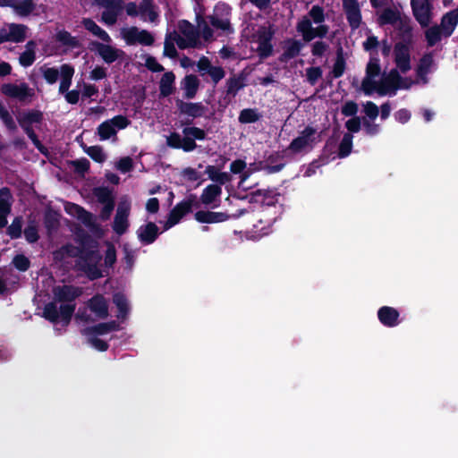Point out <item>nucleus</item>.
Masks as SVG:
<instances>
[{
  "label": "nucleus",
  "mask_w": 458,
  "mask_h": 458,
  "mask_svg": "<svg viewBox=\"0 0 458 458\" xmlns=\"http://www.w3.org/2000/svg\"><path fill=\"white\" fill-rule=\"evenodd\" d=\"M325 20L323 7L313 5L308 13L298 21L296 30L306 42H310L316 38H324L329 31V27L324 23Z\"/></svg>",
  "instance_id": "nucleus-1"
},
{
  "label": "nucleus",
  "mask_w": 458,
  "mask_h": 458,
  "mask_svg": "<svg viewBox=\"0 0 458 458\" xmlns=\"http://www.w3.org/2000/svg\"><path fill=\"white\" fill-rule=\"evenodd\" d=\"M413 83V80L403 77L397 69H392L378 80L377 94L379 96H394L398 89H408Z\"/></svg>",
  "instance_id": "nucleus-2"
},
{
  "label": "nucleus",
  "mask_w": 458,
  "mask_h": 458,
  "mask_svg": "<svg viewBox=\"0 0 458 458\" xmlns=\"http://www.w3.org/2000/svg\"><path fill=\"white\" fill-rule=\"evenodd\" d=\"M128 16L140 17L143 21L157 23L159 19L157 6L152 0H140L130 2L123 7Z\"/></svg>",
  "instance_id": "nucleus-3"
},
{
  "label": "nucleus",
  "mask_w": 458,
  "mask_h": 458,
  "mask_svg": "<svg viewBox=\"0 0 458 458\" xmlns=\"http://www.w3.org/2000/svg\"><path fill=\"white\" fill-rule=\"evenodd\" d=\"M179 34L174 33L175 42L179 48H201L203 47L198 30L192 24L182 21L178 26Z\"/></svg>",
  "instance_id": "nucleus-4"
},
{
  "label": "nucleus",
  "mask_w": 458,
  "mask_h": 458,
  "mask_svg": "<svg viewBox=\"0 0 458 458\" xmlns=\"http://www.w3.org/2000/svg\"><path fill=\"white\" fill-rule=\"evenodd\" d=\"M131 124L128 117L119 114L101 123L97 128V134L100 140L112 139L116 140L117 131L127 128Z\"/></svg>",
  "instance_id": "nucleus-5"
},
{
  "label": "nucleus",
  "mask_w": 458,
  "mask_h": 458,
  "mask_svg": "<svg viewBox=\"0 0 458 458\" xmlns=\"http://www.w3.org/2000/svg\"><path fill=\"white\" fill-rule=\"evenodd\" d=\"M120 36L129 46L140 44L148 47L155 42V38L151 32L147 30H140L136 26L122 28Z\"/></svg>",
  "instance_id": "nucleus-6"
},
{
  "label": "nucleus",
  "mask_w": 458,
  "mask_h": 458,
  "mask_svg": "<svg viewBox=\"0 0 458 458\" xmlns=\"http://www.w3.org/2000/svg\"><path fill=\"white\" fill-rule=\"evenodd\" d=\"M319 141V135L312 127H306L300 132L299 136L293 140L288 147V150L293 154L309 151L314 145Z\"/></svg>",
  "instance_id": "nucleus-7"
},
{
  "label": "nucleus",
  "mask_w": 458,
  "mask_h": 458,
  "mask_svg": "<svg viewBox=\"0 0 458 458\" xmlns=\"http://www.w3.org/2000/svg\"><path fill=\"white\" fill-rule=\"evenodd\" d=\"M231 8L225 4L216 5L211 15L208 16L209 23L216 30H220L225 34L233 32V28L230 21Z\"/></svg>",
  "instance_id": "nucleus-8"
},
{
  "label": "nucleus",
  "mask_w": 458,
  "mask_h": 458,
  "mask_svg": "<svg viewBox=\"0 0 458 458\" xmlns=\"http://www.w3.org/2000/svg\"><path fill=\"white\" fill-rule=\"evenodd\" d=\"M380 71L379 60L376 57H371L367 64L366 75L360 85V89L365 95L370 96L373 93H377L378 81L377 78L378 77Z\"/></svg>",
  "instance_id": "nucleus-9"
},
{
  "label": "nucleus",
  "mask_w": 458,
  "mask_h": 458,
  "mask_svg": "<svg viewBox=\"0 0 458 458\" xmlns=\"http://www.w3.org/2000/svg\"><path fill=\"white\" fill-rule=\"evenodd\" d=\"M275 30L272 25L259 28L254 35V42L257 44L256 51L260 58H267L273 53L271 43Z\"/></svg>",
  "instance_id": "nucleus-10"
},
{
  "label": "nucleus",
  "mask_w": 458,
  "mask_h": 458,
  "mask_svg": "<svg viewBox=\"0 0 458 458\" xmlns=\"http://www.w3.org/2000/svg\"><path fill=\"white\" fill-rule=\"evenodd\" d=\"M1 93L20 102L30 103L35 97V91L27 83H4L1 86Z\"/></svg>",
  "instance_id": "nucleus-11"
},
{
  "label": "nucleus",
  "mask_w": 458,
  "mask_h": 458,
  "mask_svg": "<svg viewBox=\"0 0 458 458\" xmlns=\"http://www.w3.org/2000/svg\"><path fill=\"white\" fill-rule=\"evenodd\" d=\"M195 202L196 196L191 194L184 200L176 204L169 214L168 219L165 224V229H169L178 224L186 214L191 211Z\"/></svg>",
  "instance_id": "nucleus-12"
},
{
  "label": "nucleus",
  "mask_w": 458,
  "mask_h": 458,
  "mask_svg": "<svg viewBox=\"0 0 458 458\" xmlns=\"http://www.w3.org/2000/svg\"><path fill=\"white\" fill-rule=\"evenodd\" d=\"M91 49L94 50L101 59L106 64H112L115 61L123 59L125 53L110 43L92 42Z\"/></svg>",
  "instance_id": "nucleus-13"
},
{
  "label": "nucleus",
  "mask_w": 458,
  "mask_h": 458,
  "mask_svg": "<svg viewBox=\"0 0 458 458\" xmlns=\"http://www.w3.org/2000/svg\"><path fill=\"white\" fill-rule=\"evenodd\" d=\"M411 43L397 42L394 47L395 69L403 73H406L411 68Z\"/></svg>",
  "instance_id": "nucleus-14"
},
{
  "label": "nucleus",
  "mask_w": 458,
  "mask_h": 458,
  "mask_svg": "<svg viewBox=\"0 0 458 458\" xmlns=\"http://www.w3.org/2000/svg\"><path fill=\"white\" fill-rule=\"evenodd\" d=\"M131 211V202L128 199H123L119 202L114 219L113 230L119 235L123 234L129 227V215Z\"/></svg>",
  "instance_id": "nucleus-15"
},
{
  "label": "nucleus",
  "mask_w": 458,
  "mask_h": 458,
  "mask_svg": "<svg viewBox=\"0 0 458 458\" xmlns=\"http://www.w3.org/2000/svg\"><path fill=\"white\" fill-rule=\"evenodd\" d=\"M27 30V26L23 24H7L0 29V44L4 42H22L26 38Z\"/></svg>",
  "instance_id": "nucleus-16"
},
{
  "label": "nucleus",
  "mask_w": 458,
  "mask_h": 458,
  "mask_svg": "<svg viewBox=\"0 0 458 458\" xmlns=\"http://www.w3.org/2000/svg\"><path fill=\"white\" fill-rule=\"evenodd\" d=\"M197 69L203 76L208 74L214 85H216L225 76V71L221 66L212 65L210 60L207 56H201L197 62Z\"/></svg>",
  "instance_id": "nucleus-17"
},
{
  "label": "nucleus",
  "mask_w": 458,
  "mask_h": 458,
  "mask_svg": "<svg viewBox=\"0 0 458 458\" xmlns=\"http://www.w3.org/2000/svg\"><path fill=\"white\" fill-rule=\"evenodd\" d=\"M413 15L421 27H428L430 23V6L428 0L411 1Z\"/></svg>",
  "instance_id": "nucleus-18"
},
{
  "label": "nucleus",
  "mask_w": 458,
  "mask_h": 458,
  "mask_svg": "<svg viewBox=\"0 0 458 458\" xmlns=\"http://www.w3.org/2000/svg\"><path fill=\"white\" fill-rule=\"evenodd\" d=\"M346 18L350 26L355 30L360 27L361 23L360 8L357 1L345 0L343 4Z\"/></svg>",
  "instance_id": "nucleus-19"
},
{
  "label": "nucleus",
  "mask_w": 458,
  "mask_h": 458,
  "mask_svg": "<svg viewBox=\"0 0 458 458\" xmlns=\"http://www.w3.org/2000/svg\"><path fill=\"white\" fill-rule=\"evenodd\" d=\"M277 193L274 190H258L251 192L248 198L250 203H260L271 206L277 201Z\"/></svg>",
  "instance_id": "nucleus-20"
},
{
  "label": "nucleus",
  "mask_w": 458,
  "mask_h": 458,
  "mask_svg": "<svg viewBox=\"0 0 458 458\" xmlns=\"http://www.w3.org/2000/svg\"><path fill=\"white\" fill-rule=\"evenodd\" d=\"M13 203L12 194L7 188L0 190V228L7 225V216L11 212Z\"/></svg>",
  "instance_id": "nucleus-21"
},
{
  "label": "nucleus",
  "mask_w": 458,
  "mask_h": 458,
  "mask_svg": "<svg viewBox=\"0 0 458 458\" xmlns=\"http://www.w3.org/2000/svg\"><path fill=\"white\" fill-rule=\"evenodd\" d=\"M53 293L58 301H72L81 295L82 291L81 288L72 285H62L55 287Z\"/></svg>",
  "instance_id": "nucleus-22"
},
{
  "label": "nucleus",
  "mask_w": 458,
  "mask_h": 458,
  "mask_svg": "<svg viewBox=\"0 0 458 458\" xmlns=\"http://www.w3.org/2000/svg\"><path fill=\"white\" fill-rule=\"evenodd\" d=\"M89 309L97 318L104 319L108 317V304L102 295H95L87 303Z\"/></svg>",
  "instance_id": "nucleus-23"
},
{
  "label": "nucleus",
  "mask_w": 458,
  "mask_h": 458,
  "mask_svg": "<svg viewBox=\"0 0 458 458\" xmlns=\"http://www.w3.org/2000/svg\"><path fill=\"white\" fill-rule=\"evenodd\" d=\"M184 97L188 99L195 98L200 85V81L195 74L186 75L181 81Z\"/></svg>",
  "instance_id": "nucleus-24"
},
{
  "label": "nucleus",
  "mask_w": 458,
  "mask_h": 458,
  "mask_svg": "<svg viewBox=\"0 0 458 458\" xmlns=\"http://www.w3.org/2000/svg\"><path fill=\"white\" fill-rule=\"evenodd\" d=\"M221 193L222 189L220 186L210 184L203 190L200 195V201L206 206L212 205L214 208L217 207V204L215 203L219 199Z\"/></svg>",
  "instance_id": "nucleus-25"
},
{
  "label": "nucleus",
  "mask_w": 458,
  "mask_h": 458,
  "mask_svg": "<svg viewBox=\"0 0 458 458\" xmlns=\"http://www.w3.org/2000/svg\"><path fill=\"white\" fill-rule=\"evenodd\" d=\"M195 219L199 223L214 224L226 221L228 215L224 212L198 211L194 215Z\"/></svg>",
  "instance_id": "nucleus-26"
},
{
  "label": "nucleus",
  "mask_w": 458,
  "mask_h": 458,
  "mask_svg": "<svg viewBox=\"0 0 458 458\" xmlns=\"http://www.w3.org/2000/svg\"><path fill=\"white\" fill-rule=\"evenodd\" d=\"M74 72V68L71 64H64L60 66V84L58 89L60 94H64L69 89Z\"/></svg>",
  "instance_id": "nucleus-27"
},
{
  "label": "nucleus",
  "mask_w": 458,
  "mask_h": 458,
  "mask_svg": "<svg viewBox=\"0 0 458 458\" xmlns=\"http://www.w3.org/2000/svg\"><path fill=\"white\" fill-rule=\"evenodd\" d=\"M403 16L397 6L384 9L378 16L380 25L391 24L395 26L399 20Z\"/></svg>",
  "instance_id": "nucleus-28"
},
{
  "label": "nucleus",
  "mask_w": 458,
  "mask_h": 458,
  "mask_svg": "<svg viewBox=\"0 0 458 458\" xmlns=\"http://www.w3.org/2000/svg\"><path fill=\"white\" fill-rule=\"evenodd\" d=\"M176 105L182 114L191 117L202 116L205 113V107L200 103H187L177 100Z\"/></svg>",
  "instance_id": "nucleus-29"
},
{
  "label": "nucleus",
  "mask_w": 458,
  "mask_h": 458,
  "mask_svg": "<svg viewBox=\"0 0 458 458\" xmlns=\"http://www.w3.org/2000/svg\"><path fill=\"white\" fill-rule=\"evenodd\" d=\"M157 233L158 227L152 222L141 225L137 231V234L140 242L147 244L153 242L156 240Z\"/></svg>",
  "instance_id": "nucleus-30"
},
{
  "label": "nucleus",
  "mask_w": 458,
  "mask_h": 458,
  "mask_svg": "<svg viewBox=\"0 0 458 458\" xmlns=\"http://www.w3.org/2000/svg\"><path fill=\"white\" fill-rule=\"evenodd\" d=\"M433 64V56L430 54H426L420 59L416 69L417 76L419 78L418 81H421L422 83L428 82L426 76L431 71Z\"/></svg>",
  "instance_id": "nucleus-31"
},
{
  "label": "nucleus",
  "mask_w": 458,
  "mask_h": 458,
  "mask_svg": "<svg viewBox=\"0 0 458 458\" xmlns=\"http://www.w3.org/2000/svg\"><path fill=\"white\" fill-rule=\"evenodd\" d=\"M458 23V11L454 10L447 13L441 21L440 30H442L443 36L448 37L454 30Z\"/></svg>",
  "instance_id": "nucleus-32"
},
{
  "label": "nucleus",
  "mask_w": 458,
  "mask_h": 458,
  "mask_svg": "<svg viewBox=\"0 0 458 458\" xmlns=\"http://www.w3.org/2000/svg\"><path fill=\"white\" fill-rule=\"evenodd\" d=\"M118 329V324L115 321L100 323L97 326L88 327L82 331V335H95L96 336L106 335L110 332L115 331Z\"/></svg>",
  "instance_id": "nucleus-33"
},
{
  "label": "nucleus",
  "mask_w": 458,
  "mask_h": 458,
  "mask_svg": "<svg viewBox=\"0 0 458 458\" xmlns=\"http://www.w3.org/2000/svg\"><path fill=\"white\" fill-rule=\"evenodd\" d=\"M301 49V44L296 39H288L284 42V52L280 56V61L288 62L290 59L297 56Z\"/></svg>",
  "instance_id": "nucleus-34"
},
{
  "label": "nucleus",
  "mask_w": 458,
  "mask_h": 458,
  "mask_svg": "<svg viewBox=\"0 0 458 458\" xmlns=\"http://www.w3.org/2000/svg\"><path fill=\"white\" fill-rule=\"evenodd\" d=\"M400 32L403 37V41L404 43H411L412 42V26L411 19L404 15L399 20L397 24L394 26Z\"/></svg>",
  "instance_id": "nucleus-35"
},
{
  "label": "nucleus",
  "mask_w": 458,
  "mask_h": 458,
  "mask_svg": "<svg viewBox=\"0 0 458 458\" xmlns=\"http://www.w3.org/2000/svg\"><path fill=\"white\" fill-rule=\"evenodd\" d=\"M398 317V311L391 307H383L378 310L379 320L387 327L397 325Z\"/></svg>",
  "instance_id": "nucleus-36"
},
{
  "label": "nucleus",
  "mask_w": 458,
  "mask_h": 458,
  "mask_svg": "<svg viewBox=\"0 0 458 458\" xmlns=\"http://www.w3.org/2000/svg\"><path fill=\"white\" fill-rule=\"evenodd\" d=\"M175 75L173 72H166L163 74L159 82L160 95L167 97L174 92Z\"/></svg>",
  "instance_id": "nucleus-37"
},
{
  "label": "nucleus",
  "mask_w": 458,
  "mask_h": 458,
  "mask_svg": "<svg viewBox=\"0 0 458 458\" xmlns=\"http://www.w3.org/2000/svg\"><path fill=\"white\" fill-rule=\"evenodd\" d=\"M81 22L87 30L91 32L94 36L99 38L104 42L110 43L112 41L108 33L106 31H105L104 30H102L91 19H83Z\"/></svg>",
  "instance_id": "nucleus-38"
},
{
  "label": "nucleus",
  "mask_w": 458,
  "mask_h": 458,
  "mask_svg": "<svg viewBox=\"0 0 458 458\" xmlns=\"http://www.w3.org/2000/svg\"><path fill=\"white\" fill-rule=\"evenodd\" d=\"M66 209L69 213L76 216L85 225H91L94 224L93 216L80 206L72 204L68 206Z\"/></svg>",
  "instance_id": "nucleus-39"
},
{
  "label": "nucleus",
  "mask_w": 458,
  "mask_h": 458,
  "mask_svg": "<svg viewBox=\"0 0 458 458\" xmlns=\"http://www.w3.org/2000/svg\"><path fill=\"white\" fill-rule=\"evenodd\" d=\"M55 38L60 44L69 49H73L80 47L79 40L66 30L57 31Z\"/></svg>",
  "instance_id": "nucleus-40"
},
{
  "label": "nucleus",
  "mask_w": 458,
  "mask_h": 458,
  "mask_svg": "<svg viewBox=\"0 0 458 458\" xmlns=\"http://www.w3.org/2000/svg\"><path fill=\"white\" fill-rule=\"evenodd\" d=\"M35 47L36 44L33 41H29L26 44V50L21 53L19 58L20 64L22 66L28 67L34 63L36 58Z\"/></svg>",
  "instance_id": "nucleus-41"
},
{
  "label": "nucleus",
  "mask_w": 458,
  "mask_h": 458,
  "mask_svg": "<svg viewBox=\"0 0 458 458\" xmlns=\"http://www.w3.org/2000/svg\"><path fill=\"white\" fill-rule=\"evenodd\" d=\"M13 9L17 14L27 16L35 9L34 0H14Z\"/></svg>",
  "instance_id": "nucleus-42"
},
{
  "label": "nucleus",
  "mask_w": 458,
  "mask_h": 458,
  "mask_svg": "<svg viewBox=\"0 0 458 458\" xmlns=\"http://www.w3.org/2000/svg\"><path fill=\"white\" fill-rule=\"evenodd\" d=\"M227 95L235 96L244 87L243 78L239 75H233L225 82Z\"/></svg>",
  "instance_id": "nucleus-43"
},
{
  "label": "nucleus",
  "mask_w": 458,
  "mask_h": 458,
  "mask_svg": "<svg viewBox=\"0 0 458 458\" xmlns=\"http://www.w3.org/2000/svg\"><path fill=\"white\" fill-rule=\"evenodd\" d=\"M206 174H208V178L216 182H218L220 184H225L227 182L230 181V176L227 173L220 172L216 166L214 165H208L206 167Z\"/></svg>",
  "instance_id": "nucleus-44"
},
{
  "label": "nucleus",
  "mask_w": 458,
  "mask_h": 458,
  "mask_svg": "<svg viewBox=\"0 0 458 458\" xmlns=\"http://www.w3.org/2000/svg\"><path fill=\"white\" fill-rule=\"evenodd\" d=\"M261 118V114L257 109L246 108L240 112L238 120L241 123H251L258 122Z\"/></svg>",
  "instance_id": "nucleus-45"
},
{
  "label": "nucleus",
  "mask_w": 458,
  "mask_h": 458,
  "mask_svg": "<svg viewBox=\"0 0 458 458\" xmlns=\"http://www.w3.org/2000/svg\"><path fill=\"white\" fill-rule=\"evenodd\" d=\"M0 119L6 127L8 131L11 132H14L17 131V125L15 121L10 112L4 107V106L0 102Z\"/></svg>",
  "instance_id": "nucleus-46"
},
{
  "label": "nucleus",
  "mask_w": 458,
  "mask_h": 458,
  "mask_svg": "<svg viewBox=\"0 0 458 458\" xmlns=\"http://www.w3.org/2000/svg\"><path fill=\"white\" fill-rule=\"evenodd\" d=\"M18 123L27 124L38 123L42 121V113L39 111L32 110L21 114L17 117Z\"/></svg>",
  "instance_id": "nucleus-47"
},
{
  "label": "nucleus",
  "mask_w": 458,
  "mask_h": 458,
  "mask_svg": "<svg viewBox=\"0 0 458 458\" xmlns=\"http://www.w3.org/2000/svg\"><path fill=\"white\" fill-rule=\"evenodd\" d=\"M175 44V36L174 34L166 35L164 42V55L165 56L174 58L177 55Z\"/></svg>",
  "instance_id": "nucleus-48"
},
{
  "label": "nucleus",
  "mask_w": 458,
  "mask_h": 458,
  "mask_svg": "<svg viewBox=\"0 0 458 458\" xmlns=\"http://www.w3.org/2000/svg\"><path fill=\"white\" fill-rule=\"evenodd\" d=\"M40 72L46 81L49 84L55 83L60 77V68L57 69L55 67H47L44 65L40 68Z\"/></svg>",
  "instance_id": "nucleus-49"
},
{
  "label": "nucleus",
  "mask_w": 458,
  "mask_h": 458,
  "mask_svg": "<svg viewBox=\"0 0 458 458\" xmlns=\"http://www.w3.org/2000/svg\"><path fill=\"white\" fill-rule=\"evenodd\" d=\"M198 32L206 41L213 40L214 31L204 19L198 21Z\"/></svg>",
  "instance_id": "nucleus-50"
},
{
  "label": "nucleus",
  "mask_w": 458,
  "mask_h": 458,
  "mask_svg": "<svg viewBox=\"0 0 458 458\" xmlns=\"http://www.w3.org/2000/svg\"><path fill=\"white\" fill-rule=\"evenodd\" d=\"M122 9L123 8L116 7L105 8V11L102 13V21L107 25H114L116 22L118 14Z\"/></svg>",
  "instance_id": "nucleus-51"
},
{
  "label": "nucleus",
  "mask_w": 458,
  "mask_h": 458,
  "mask_svg": "<svg viewBox=\"0 0 458 458\" xmlns=\"http://www.w3.org/2000/svg\"><path fill=\"white\" fill-rule=\"evenodd\" d=\"M443 36L442 30L439 27L434 26L428 29L425 32V37L428 42V45L432 47L436 45Z\"/></svg>",
  "instance_id": "nucleus-52"
},
{
  "label": "nucleus",
  "mask_w": 458,
  "mask_h": 458,
  "mask_svg": "<svg viewBox=\"0 0 458 458\" xmlns=\"http://www.w3.org/2000/svg\"><path fill=\"white\" fill-rule=\"evenodd\" d=\"M352 147V135L346 133L344 135L342 141L339 146V157H345L351 151Z\"/></svg>",
  "instance_id": "nucleus-53"
},
{
  "label": "nucleus",
  "mask_w": 458,
  "mask_h": 458,
  "mask_svg": "<svg viewBox=\"0 0 458 458\" xmlns=\"http://www.w3.org/2000/svg\"><path fill=\"white\" fill-rule=\"evenodd\" d=\"M85 152L98 163H103L106 159V155L100 146L89 147L85 149Z\"/></svg>",
  "instance_id": "nucleus-54"
},
{
  "label": "nucleus",
  "mask_w": 458,
  "mask_h": 458,
  "mask_svg": "<svg viewBox=\"0 0 458 458\" xmlns=\"http://www.w3.org/2000/svg\"><path fill=\"white\" fill-rule=\"evenodd\" d=\"M74 310H75L74 304L61 305L59 308V319L64 321V325H68Z\"/></svg>",
  "instance_id": "nucleus-55"
},
{
  "label": "nucleus",
  "mask_w": 458,
  "mask_h": 458,
  "mask_svg": "<svg viewBox=\"0 0 458 458\" xmlns=\"http://www.w3.org/2000/svg\"><path fill=\"white\" fill-rule=\"evenodd\" d=\"M43 313L44 317L52 322L59 320V309L54 302L47 304L44 308Z\"/></svg>",
  "instance_id": "nucleus-56"
},
{
  "label": "nucleus",
  "mask_w": 458,
  "mask_h": 458,
  "mask_svg": "<svg viewBox=\"0 0 458 458\" xmlns=\"http://www.w3.org/2000/svg\"><path fill=\"white\" fill-rule=\"evenodd\" d=\"M114 303L119 310L118 317H123L128 312V303L126 298L122 293H115L113 298Z\"/></svg>",
  "instance_id": "nucleus-57"
},
{
  "label": "nucleus",
  "mask_w": 458,
  "mask_h": 458,
  "mask_svg": "<svg viewBox=\"0 0 458 458\" xmlns=\"http://www.w3.org/2000/svg\"><path fill=\"white\" fill-rule=\"evenodd\" d=\"M345 70V61L341 53L337 54L335 62L333 66L332 73L335 78L341 77Z\"/></svg>",
  "instance_id": "nucleus-58"
},
{
  "label": "nucleus",
  "mask_w": 458,
  "mask_h": 458,
  "mask_svg": "<svg viewBox=\"0 0 458 458\" xmlns=\"http://www.w3.org/2000/svg\"><path fill=\"white\" fill-rule=\"evenodd\" d=\"M94 195L96 196L98 200L103 205L114 201L110 191L107 190L106 188L95 189Z\"/></svg>",
  "instance_id": "nucleus-59"
},
{
  "label": "nucleus",
  "mask_w": 458,
  "mask_h": 458,
  "mask_svg": "<svg viewBox=\"0 0 458 458\" xmlns=\"http://www.w3.org/2000/svg\"><path fill=\"white\" fill-rule=\"evenodd\" d=\"M184 136H188L193 140H204L206 133L203 130L197 127H186L182 131Z\"/></svg>",
  "instance_id": "nucleus-60"
},
{
  "label": "nucleus",
  "mask_w": 458,
  "mask_h": 458,
  "mask_svg": "<svg viewBox=\"0 0 458 458\" xmlns=\"http://www.w3.org/2000/svg\"><path fill=\"white\" fill-rule=\"evenodd\" d=\"M322 76V71L319 67H310L306 69V77L308 81L314 85Z\"/></svg>",
  "instance_id": "nucleus-61"
},
{
  "label": "nucleus",
  "mask_w": 458,
  "mask_h": 458,
  "mask_svg": "<svg viewBox=\"0 0 458 458\" xmlns=\"http://www.w3.org/2000/svg\"><path fill=\"white\" fill-rule=\"evenodd\" d=\"M363 111L365 114L372 120L376 119L379 114V108L375 103L371 101H367L363 105Z\"/></svg>",
  "instance_id": "nucleus-62"
},
{
  "label": "nucleus",
  "mask_w": 458,
  "mask_h": 458,
  "mask_svg": "<svg viewBox=\"0 0 458 458\" xmlns=\"http://www.w3.org/2000/svg\"><path fill=\"white\" fill-rule=\"evenodd\" d=\"M13 263L20 271H26L30 267V260L24 255H17L13 258Z\"/></svg>",
  "instance_id": "nucleus-63"
},
{
  "label": "nucleus",
  "mask_w": 458,
  "mask_h": 458,
  "mask_svg": "<svg viewBox=\"0 0 458 458\" xmlns=\"http://www.w3.org/2000/svg\"><path fill=\"white\" fill-rule=\"evenodd\" d=\"M115 167L122 173H127L133 167L132 159L130 157H124L115 164Z\"/></svg>",
  "instance_id": "nucleus-64"
}]
</instances>
